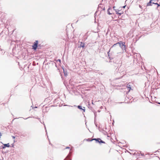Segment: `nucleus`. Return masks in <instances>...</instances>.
Listing matches in <instances>:
<instances>
[{
	"mask_svg": "<svg viewBox=\"0 0 160 160\" xmlns=\"http://www.w3.org/2000/svg\"><path fill=\"white\" fill-rule=\"evenodd\" d=\"M115 11L117 14H119L121 15L124 13L123 9H122V8H119L118 9H114Z\"/></svg>",
	"mask_w": 160,
	"mask_h": 160,
	"instance_id": "1",
	"label": "nucleus"
},
{
	"mask_svg": "<svg viewBox=\"0 0 160 160\" xmlns=\"http://www.w3.org/2000/svg\"><path fill=\"white\" fill-rule=\"evenodd\" d=\"M119 44L120 45V46L122 48H123V47L124 48H125V43L124 42H118L117 43L114 44L113 45V46L112 47H113L115 46L117 44Z\"/></svg>",
	"mask_w": 160,
	"mask_h": 160,
	"instance_id": "2",
	"label": "nucleus"
},
{
	"mask_svg": "<svg viewBox=\"0 0 160 160\" xmlns=\"http://www.w3.org/2000/svg\"><path fill=\"white\" fill-rule=\"evenodd\" d=\"M38 41L36 40L34 42L33 45L32 46V48L34 50H36L38 47Z\"/></svg>",
	"mask_w": 160,
	"mask_h": 160,
	"instance_id": "3",
	"label": "nucleus"
},
{
	"mask_svg": "<svg viewBox=\"0 0 160 160\" xmlns=\"http://www.w3.org/2000/svg\"><path fill=\"white\" fill-rule=\"evenodd\" d=\"M92 140H95L97 142H98L99 143H105V142L102 140L100 138H94L92 139Z\"/></svg>",
	"mask_w": 160,
	"mask_h": 160,
	"instance_id": "4",
	"label": "nucleus"
},
{
	"mask_svg": "<svg viewBox=\"0 0 160 160\" xmlns=\"http://www.w3.org/2000/svg\"><path fill=\"white\" fill-rule=\"evenodd\" d=\"M127 87L128 89V92H130L131 90H133V89L132 88V87H131V85L129 84H128L127 86Z\"/></svg>",
	"mask_w": 160,
	"mask_h": 160,
	"instance_id": "5",
	"label": "nucleus"
},
{
	"mask_svg": "<svg viewBox=\"0 0 160 160\" xmlns=\"http://www.w3.org/2000/svg\"><path fill=\"white\" fill-rule=\"evenodd\" d=\"M152 0H151L149 2L147 3V6H149L152 5V4H153V2H152Z\"/></svg>",
	"mask_w": 160,
	"mask_h": 160,
	"instance_id": "6",
	"label": "nucleus"
},
{
	"mask_svg": "<svg viewBox=\"0 0 160 160\" xmlns=\"http://www.w3.org/2000/svg\"><path fill=\"white\" fill-rule=\"evenodd\" d=\"M85 44L82 42H81L80 47L84 48V47Z\"/></svg>",
	"mask_w": 160,
	"mask_h": 160,
	"instance_id": "7",
	"label": "nucleus"
},
{
	"mask_svg": "<svg viewBox=\"0 0 160 160\" xmlns=\"http://www.w3.org/2000/svg\"><path fill=\"white\" fill-rule=\"evenodd\" d=\"M112 9L110 8H109L108 10V14L109 15H111L112 14V13L110 12V10H111Z\"/></svg>",
	"mask_w": 160,
	"mask_h": 160,
	"instance_id": "8",
	"label": "nucleus"
},
{
	"mask_svg": "<svg viewBox=\"0 0 160 160\" xmlns=\"http://www.w3.org/2000/svg\"><path fill=\"white\" fill-rule=\"evenodd\" d=\"M4 147H3V148H5V147H9L10 146V145H9V143H8V144H5L4 145Z\"/></svg>",
	"mask_w": 160,
	"mask_h": 160,
	"instance_id": "9",
	"label": "nucleus"
},
{
	"mask_svg": "<svg viewBox=\"0 0 160 160\" xmlns=\"http://www.w3.org/2000/svg\"><path fill=\"white\" fill-rule=\"evenodd\" d=\"M78 108H79V109H82V107L81 106H78Z\"/></svg>",
	"mask_w": 160,
	"mask_h": 160,
	"instance_id": "10",
	"label": "nucleus"
},
{
	"mask_svg": "<svg viewBox=\"0 0 160 160\" xmlns=\"http://www.w3.org/2000/svg\"><path fill=\"white\" fill-rule=\"evenodd\" d=\"M87 141H93V140H92V139H91L90 138H88V139H87Z\"/></svg>",
	"mask_w": 160,
	"mask_h": 160,
	"instance_id": "11",
	"label": "nucleus"
},
{
	"mask_svg": "<svg viewBox=\"0 0 160 160\" xmlns=\"http://www.w3.org/2000/svg\"><path fill=\"white\" fill-rule=\"evenodd\" d=\"M83 108H84V109L82 108V110H83L84 112H85V107H83Z\"/></svg>",
	"mask_w": 160,
	"mask_h": 160,
	"instance_id": "12",
	"label": "nucleus"
},
{
	"mask_svg": "<svg viewBox=\"0 0 160 160\" xmlns=\"http://www.w3.org/2000/svg\"><path fill=\"white\" fill-rule=\"evenodd\" d=\"M57 61H59V62L60 63H61V60H60V59H58V60H57Z\"/></svg>",
	"mask_w": 160,
	"mask_h": 160,
	"instance_id": "13",
	"label": "nucleus"
},
{
	"mask_svg": "<svg viewBox=\"0 0 160 160\" xmlns=\"http://www.w3.org/2000/svg\"><path fill=\"white\" fill-rule=\"evenodd\" d=\"M153 3L154 4H157L158 6H159V4H158V3H155L154 2H153Z\"/></svg>",
	"mask_w": 160,
	"mask_h": 160,
	"instance_id": "14",
	"label": "nucleus"
},
{
	"mask_svg": "<svg viewBox=\"0 0 160 160\" xmlns=\"http://www.w3.org/2000/svg\"><path fill=\"white\" fill-rule=\"evenodd\" d=\"M139 7L141 8H142V6L141 5H139Z\"/></svg>",
	"mask_w": 160,
	"mask_h": 160,
	"instance_id": "15",
	"label": "nucleus"
},
{
	"mask_svg": "<svg viewBox=\"0 0 160 160\" xmlns=\"http://www.w3.org/2000/svg\"><path fill=\"white\" fill-rule=\"evenodd\" d=\"M126 6H123V7H122V8H125Z\"/></svg>",
	"mask_w": 160,
	"mask_h": 160,
	"instance_id": "16",
	"label": "nucleus"
},
{
	"mask_svg": "<svg viewBox=\"0 0 160 160\" xmlns=\"http://www.w3.org/2000/svg\"><path fill=\"white\" fill-rule=\"evenodd\" d=\"M66 148H69V147H67Z\"/></svg>",
	"mask_w": 160,
	"mask_h": 160,
	"instance_id": "17",
	"label": "nucleus"
},
{
	"mask_svg": "<svg viewBox=\"0 0 160 160\" xmlns=\"http://www.w3.org/2000/svg\"><path fill=\"white\" fill-rule=\"evenodd\" d=\"M115 8V7H113V9H114V8Z\"/></svg>",
	"mask_w": 160,
	"mask_h": 160,
	"instance_id": "18",
	"label": "nucleus"
},
{
	"mask_svg": "<svg viewBox=\"0 0 160 160\" xmlns=\"http://www.w3.org/2000/svg\"><path fill=\"white\" fill-rule=\"evenodd\" d=\"M159 104H160V103H158Z\"/></svg>",
	"mask_w": 160,
	"mask_h": 160,
	"instance_id": "19",
	"label": "nucleus"
}]
</instances>
